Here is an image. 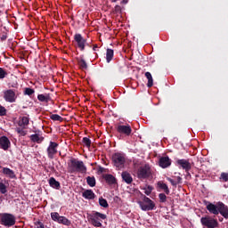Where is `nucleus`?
Masks as SVG:
<instances>
[{"label":"nucleus","mask_w":228,"mask_h":228,"mask_svg":"<svg viewBox=\"0 0 228 228\" xmlns=\"http://www.w3.org/2000/svg\"><path fill=\"white\" fill-rule=\"evenodd\" d=\"M15 131L18 133V134H20V136H26V134H27V132H26V130H24L23 127L15 128Z\"/></svg>","instance_id":"nucleus-35"},{"label":"nucleus","mask_w":228,"mask_h":228,"mask_svg":"<svg viewBox=\"0 0 228 228\" xmlns=\"http://www.w3.org/2000/svg\"><path fill=\"white\" fill-rule=\"evenodd\" d=\"M98 172H99L100 174H102V173L104 172V167H100L99 169H98Z\"/></svg>","instance_id":"nucleus-47"},{"label":"nucleus","mask_w":228,"mask_h":228,"mask_svg":"<svg viewBox=\"0 0 228 228\" xmlns=\"http://www.w3.org/2000/svg\"><path fill=\"white\" fill-rule=\"evenodd\" d=\"M159 199L160 202H167V195H165V193H160L159 195Z\"/></svg>","instance_id":"nucleus-41"},{"label":"nucleus","mask_w":228,"mask_h":228,"mask_svg":"<svg viewBox=\"0 0 228 228\" xmlns=\"http://www.w3.org/2000/svg\"><path fill=\"white\" fill-rule=\"evenodd\" d=\"M97 47H98L97 45H94L93 47V50L97 51Z\"/></svg>","instance_id":"nucleus-48"},{"label":"nucleus","mask_w":228,"mask_h":228,"mask_svg":"<svg viewBox=\"0 0 228 228\" xmlns=\"http://www.w3.org/2000/svg\"><path fill=\"white\" fill-rule=\"evenodd\" d=\"M82 142L86 147H90V145H92V141H90L88 137H84Z\"/></svg>","instance_id":"nucleus-37"},{"label":"nucleus","mask_w":228,"mask_h":228,"mask_svg":"<svg viewBox=\"0 0 228 228\" xmlns=\"http://www.w3.org/2000/svg\"><path fill=\"white\" fill-rule=\"evenodd\" d=\"M10 139L6 136L0 137V149H3V151H8L10 149Z\"/></svg>","instance_id":"nucleus-12"},{"label":"nucleus","mask_w":228,"mask_h":228,"mask_svg":"<svg viewBox=\"0 0 228 228\" xmlns=\"http://www.w3.org/2000/svg\"><path fill=\"white\" fill-rule=\"evenodd\" d=\"M6 114V109L4 106L0 105V115H5Z\"/></svg>","instance_id":"nucleus-44"},{"label":"nucleus","mask_w":228,"mask_h":228,"mask_svg":"<svg viewBox=\"0 0 228 228\" xmlns=\"http://www.w3.org/2000/svg\"><path fill=\"white\" fill-rule=\"evenodd\" d=\"M57 224H61L62 225L69 226L71 225L72 223L67 217L61 216L59 222Z\"/></svg>","instance_id":"nucleus-26"},{"label":"nucleus","mask_w":228,"mask_h":228,"mask_svg":"<svg viewBox=\"0 0 228 228\" xmlns=\"http://www.w3.org/2000/svg\"><path fill=\"white\" fill-rule=\"evenodd\" d=\"M99 204L102 208H109L108 200H104L103 198L99 199Z\"/></svg>","instance_id":"nucleus-33"},{"label":"nucleus","mask_w":228,"mask_h":228,"mask_svg":"<svg viewBox=\"0 0 228 228\" xmlns=\"http://www.w3.org/2000/svg\"><path fill=\"white\" fill-rule=\"evenodd\" d=\"M8 191L6 190V185H4V183H0V192L4 194L6 193Z\"/></svg>","instance_id":"nucleus-40"},{"label":"nucleus","mask_w":228,"mask_h":228,"mask_svg":"<svg viewBox=\"0 0 228 228\" xmlns=\"http://www.w3.org/2000/svg\"><path fill=\"white\" fill-rule=\"evenodd\" d=\"M113 56H114L113 49L108 48L107 52H106V61H107V63H110L111 61V60H113Z\"/></svg>","instance_id":"nucleus-25"},{"label":"nucleus","mask_w":228,"mask_h":228,"mask_svg":"<svg viewBox=\"0 0 228 228\" xmlns=\"http://www.w3.org/2000/svg\"><path fill=\"white\" fill-rule=\"evenodd\" d=\"M74 40L77 42V48L80 49V51H85V46L86 45V39L84 38L81 34H76L74 36Z\"/></svg>","instance_id":"nucleus-10"},{"label":"nucleus","mask_w":228,"mask_h":228,"mask_svg":"<svg viewBox=\"0 0 228 228\" xmlns=\"http://www.w3.org/2000/svg\"><path fill=\"white\" fill-rule=\"evenodd\" d=\"M137 177L138 179H147V177H151V166H149V164L141 166L137 170Z\"/></svg>","instance_id":"nucleus-5"},{"label":"nucleus","mask_w":228,"mask_h":228,"mask_svg":"<svg viewBox=\"0 0 228 228\" xmlns=\"http://www.w3.org/2000/svg\"><path fill=\"white\" fill-rule=\"evenodd\" d=\"M6 76H8V73L3 68H0V79H4Z\"/></svg>","instance_id":"nucleus-39"},{"label":"nucleus","mask_w":228,"mask_h":228,"mask_svg":"<svg viewBox=\"0 0 228 228\" xmlns=\"http://www.w3.org/2000/svg\"><path fill=\"white\" fill-rule=\"evenodd\" d=\"M167 179L169 183H171L172 186H177V184H179V183H181V181H183V178H181V176H178L176 178V180H174L170 177H167Z\"/></svg>","instance_id":"nucleus-28"},{"label":"nucleus","mask_w":228,"mask_h":228,"mask_svg":"<svg viewBox=\"0 0 228 228\" xmlns=\"http://www.w3.org/2000/svg\"><path fill=\"white\" fill-rule=\"evenodd\" d=\"M177 164L180 165L182 167V168L186 171H188L191 168V165L186 159H179V160H177Z\"/></svg>","instance_id":"nucleus-17"},{"label":"nucleus","mask_w":228,"mask_h":228,"mask_svg":"<svg viewBox=\"0 0 228 228\" xmlns=\"http://www.w3.org/2000/svg\"><path fill=\"white\" fill-rule=\"evenodd\" d=\"M86 183H87L88 186H90L91 188H94V186H95V177L87 176Z\"/></svg>","instance_id":"nucleus-29"},{"label":"nucleus","mask_w":228,"mask_h":228,"mask_svg":"<svg viewBox=\"0 0 228 228\" xmlns=\"http://www.w3.org/2000/svg\"><path fill=\"white\" fill-rule=\"evenodd\" d=\"M143 190V193H145V195H150L151 193H152V186L148 185L144 188H142Z\"/></svg>","instance_id":"nucleus-36"},{"label":"nucleus","mask_w":228,"mask_h":228,"mask_svg":"<svg viewBox=\"0 0 228 228\" xmlns=\"http://www.w3.org/2000/svg\"><path fill=\"white\" fill-rule=\"evenodd\" d=\"M145 77L148 79V83H147L148 88H152L154 85V79L152 78V75L151 74V72L147 71L145 73Z\"/></svg>","instance_id":"nucleus-21"},{"label":"nucleus","mask_w":228,"mask_h":228,"mask_svg":"<svg viewBox=\"0 0 228 228\" xmlns=\"http://www.w3.org/2000/svg\"><path fill=\"white\" fill-rule=\"evenodd\" d=\"M142 211H152L156 208V204L147 196L141 194V200L137 201Z\"/></svg>","instance_id":"nucleus-3"},{"label":"nucleus","mask_w":228,"mask_h":228,"mask_svg":"<svg viewBox=\"0 0 228 228\" xmlns=\"http://www.w3.org/2000/svg\"><path fill=\"white\" fill-rule=\"evenodd\" d=\"M112 163L116 168L120 170L126 167V154L117 152L112 155Z\"/></svg>","instance_id":"nucleus-4"},{"label":"nucleus","mask_w":228,"mask_h":228,"mask_svg":"<svg viewBox=\"0 0 228 228\" xmlns=\"http://www.w3.org/2000/svg\"><path fill=\"white\" fill-rule=\"evenodd\" d=\"M114 11L116 13H120V12H122V7H120V5H116Z\"/></svg>","instance_id":"nucleus-43"},{"label":"nucleus","mask_w":228,"mask_h":228,"mask_svg":"<svg viewBox=\"0 0 228 228\" xmlns=\"http://www.w3.org/2000/svg\"><path fill=\"white\" fill-rule=\"evenodd\" d=\"M158 186H159V188L165 191V193H167V195H168L170 193V190L168 189V185H167V183H164L162 182H159Z\"/></svg>","instance_id":"nucleus-27"},{"label":"nucleus","mask_w":228,"mask_h":228,"mask_svg":"<svg viewBox=\"0 0 228 228\" xmlns=\"http://www.w3.org/2000/svg\"><path fill=\"white\" fill-rule=\"evenodd\" d=\"M106 214L96 211L88 216V220L94 227H102V220H106Z\"/></svg>","instance_id":"nucleus-2"},{"label":"nucleus","mask_w":228,"mask_h":228,"mask_svg":"<svg viewBox=\"0 0 228 228\" xmlns=\"http://www.w3.org/2000/svg\"><path fill=\"white\" fill-rule=\"evenodd\" d=\"M121 175H122L123 181H125L126 184H131V183H133V177L131 176V174L127 172H123Z\"/></svg>","instance_id":"nucleus-20"},{"label":"nucleus","mask_w":228,"mask_h":228,"mask_svg":"<svg viewBox=\"0 0 228 228\" xmlns=\"http://www.w3.org/2000/svg\"><path fill=\"white\" fill-rule=\"evenodd\" d=\"M105 181L109 183V184H115V176L112 175H106Z\"/></svg>","instance_id":"nucleus-31"},{"label":"nucleus","mask_w":228,"mask_h":228,"mask_svg":"<svg viewBox=\"0 0 228 228\" xmlns=\"http://www.w3.org/2000/svg\"><path fill=\"white\" fill-rule=\"evenodd\" d=\"M3 174L7 175V177H10V179H15V173L8 167H4Z\"/></svg>","instance_id":"nucleus-23"},{"label":"nucleus","mask_w":228,"mask_h":228,"mask_svg":"<svg viewBox=\"0 0 228 228\" xmlns=\"http://www.w3.org/2000/svg\"><path fill=\"white\" fill-rule=\"evenodd\" d=\"M28 124H29V118H28V116H23L20 118V120L18 122V126H20V127L26 129Z\"/></svg>","instance_id":"nucleus-16"},{"label":"nucleus","mask_w":228,"mask_h":228,"mask_svg":"<svg viewBox=\"0 0 228 228\" xmlns=\"http://www.w3.org/2000/svg\"><path fill=\"white\" fill-rule=\"evenodd\" d=\"M123 4H127V0H122Z\"/></svg>","instance_id":"nucleus-49"},{"label":"nucleus","mask_w":228,"mask_h":228,"mask_svg":"<svg viewBox=\"0 0 228 228\" xmlns=\"http://www.w3.org/2000/svg\"><path fill=\"white\" fill-rule=\"evenodd\" d=\"M49 184L52 188H55V190H60V182L56 181L54 177H51L49 179Z\"/></svg>","instance_id":"nucleus-24"},{"label":"nucleus","mask_w":228,"mask_h":228,"mask_svg":"<svg viewBox=\"0 0 228 228\" xmlns=\"http://www.w3.org/2000/svg\"><path fill=\"white\" fill-rule=\"evenodd\" d=\"M82 197H84V199H87L88 200H92L95 199V193H94L93 190H86L83 192Z\"/></svg>","instance_id":"nucleus-19"},{"label":"nucleus","mask_w":228,"mask_h":228,"mask_svg":"<svg viewBox=\"0 0 228 228\" xmlns=\"http://www.w3.org/2000/svg\"><path fill=\"white\" fill-rule=\"evenodd\" d=\"M37 228H45V226H44V224L38 223Z\"/></svg>","instance_id":"nucleus-46"},{"label":"nucleus","mask_w":228,"mask_h":228,"mask_svg":"<svg viewBox=\"0 0 228 228\" xmlns=\"http://www.w3.org/2000/svg\"><path fill=\"white\" fill-rule=\"evenodd\" d=\"M30 139L32 142H37V143H40L44 140V138L40 137L37 134L30 135Z\"/></svg>","instance_id":"nucleus-30"},{"label":"nucleus","mask_w":228,"mask_h":228,"mask_svg":"<svg viewBox=\"0 0 228 228\" xmlns=\"http://www.w3.org/2000/svg\"><path fill=\"white\" fill-rule=\"evenodd\" d=\"M47 154L50 159L54 158V154H58V143L54 142H50V144L47 148Z\"/></svg>","instance_id":"nucleus-11"},{"label":"nucleus","mask_w":228,"mask_h":228,"mask_svg":"<svg viewBox=\"0 0 228 228\" xmlns=\"http://www.w3.org/2000/svg\"><path fill=\"white\" fill-rule=\"evenodd\" d=\"M218 213L224 216V218H228V208L222 202H218Z\"/></svg>","instance_id":"nucleus-14"},{"label":"nucleus","mask_w":228,"mask_h":228,"mask_svg":"<svg viewBox=\"0 0 228 228\" xmlns=\"http://www.w3.org/2000/svg\"><path fill=\"white\" fill-rule=\"evenodd\" d=\"M112 3H117V0H112Z\"/></svg>","instance_id":"nucleus-50"},{"label":"nucleus","mask_w":228,"mask_h":228,"mask_svg":"<svg viewBox=\"0 0 228 228\" xmlns=\"http://www.w3.org/2000/svg\"><path fill=\"white\" fill-rule=\"evenodd\" d=\"M37 99L40 102H49L51 101V95L49 94H38Z\"/></svg>","instance_id":"nucleus-22"},{"label":"nucleus","mask_w":228,"mask_h":228,"mask_svg":"<svg viewBox=\"0 0 228 228\" xmlns=\"http://www.w3.org/2000/svg\"><path fill=\"white\" fill-rule=\"evenodd\" d=\"M207 209L212 215H218V203L216 205H215L213 203H208L207 205Z\"/></svg>","instance_id":"nucleus-18"},{"label":"nucleus","mask_w":228,"mask_h":228,"mask_svg":"<svg viewBox=\"0 0 228 228\" xmlns=\"http://www.w3.org/2000/svg\"><path fill=\"white\" fill-rule=\"evenodd\" d=\"M76 60L81 70H86V69H88V64L86 63V61H85L84 55H81L80 57H77Z\"/></svg>","instance_id":"nucleus-15"},{"label":"nucleus","mask_w":228,"mask_h":228,"mask_svg":"<svg viewBox=\"0 0 228 228\" xmlns=\"http://www.w3.org/2000/svg\"><path fill=\"white\" fill-rule=\"evenodd\" d=\"M159 165L161 168H168L172 165V160L168 157H162L159 159Z\"/></svg>","instance_id":"nucleus-13"},{"label":"nucleus","mask_w":228,"mask_h":228,"mask_svg":"<svg viewBox=\"0 0 228 228\" xmlns=\"http://www.w3.org/2000/svg\"><path fill=\"white\" fill-rule=\"evenodd\" d=\"M221 179H223V181L227 182L228 181V174L227 173H222L221 174Z\"/></svg>","instance_id":"nucleus-42"},{"label":"nucleus","mask_w":228,"mask_h":228,"mask_svg":"<svg viewBox=\"0 0 228 228\" xmlns=\"http://www.w3.org/2000/svg\"><path fill=\"white\" fill-rule=\"evenodd\" d=\"M200 223L202 225L208 228H217L218 221L211 216L201 217Z\"/></svg>","instance_id":"nucleus-6"},{"label":"nucleus","mask_w":228,"mask_h":228,"mask_svg":"<svg viewBox=\"0 0 228 228\" xmlns=\"http://www.w3.org/2000/svg\"><path fill=\"white\" fill-rule=\"evenodd\" d=\"M116 131L119 134H124L125 136H130L131 133H133V129L129 125H122L118 124L116 126Z\"/></svg>","instance_id":"nucleus-8"},{"label":"nucleus","mask_w":228,"mask_h":228,"mask_svg":"<svg viewBox=\"0 0 228 228\" xmlns=\"http://www.w3.org/2000/svg\"><path fill=\"white\" fill-rule=\"evenodd\" d=\"M61 217V216H60V214H58L57 212H52L51 213V218L52 220H53V222H60V218Z\"/></svg>","instance_id":"nucleus-32"},{"label":"nucleus","mask_w":228,"mask_h":228,"mask_svg":"<svg viewBox=\"0 0 228 228\" xmlns=\"http://www.w3.org/2000/svg\"><path fill=\"white\" fill-rule=\"evenodd\" d=\"M2 225H5V227H12L15 225V216L12 214H4L1 217Z\"/></svg>","instance_id":"nucleus-7"},{"label":"nucleus","mask_w":228,"mask_h":228,"mask_svg":"<svg viewBox=\"0 0 228 228\" xmlns=\"http://www.w3.org/2000/svg\"><path fill=\"white\" fill-rule=\"evenodd\" d=\"M50 118L53 120V122H61L63 120V118H61L60 115H51Z\"/></svg>","instance_id":"nucleus-34"},{"label":"nucleus","mask_w":228,"mask_h":228,"mask_svg":"<svg viewBox=\"0 0 228 228\" xmlns=\"http://www.w3.org/2000/svg\"><path fill=\"white\" fill-rule=\"evenodd\" d=\"M4 99L6 102H15V101H17L15 91L12 89L4 91Z\"/></svg>","instance_id":"nucleus-9"},{"label":"nucleus","mask_w":228,"mask_h":228,"mask_svg":"<svg viewBox=\"0 0 228 228\" xmlns=\"http://www.w3.org/2000/svg\"><path fill=\"white\" fill-rule=\"evenodd\" d=\"M33 94H35V90L31 89L29 87H26L25 91H24V94L25 95H33Z\"/></svg>","instance_id":"nucleus-38"},{"label":"nucleus","mask_w":228,"mask_h":228,"mask_svg":"<svg viewBox=\"0 0 228 228\" xmlns=\"http://www.w3.org/2000/svg\"><path fill=\"white\" fill-rule=\"evenodd\" d=\"M69 174H75V172H80V174H86V166L82 160L72 159L68 166Z\"/></svg>","instance_id":"nucleus-1"},{"label":"nucleus","mask_w":228,"mask_h":228,"mask_svg":"<svg viewBox=\"0 0 228 228\" xmlns=\"http://www.w3.org/2000/svg\"><path fill=\"white\" fill-rule=\"evenodd\" d=\"M8 38V36H6V34H4V35H2V37H0V40L2 41V42H4V40H6Z\"/></svg>","instance_id":"nucleus-45"}]
</instances>
